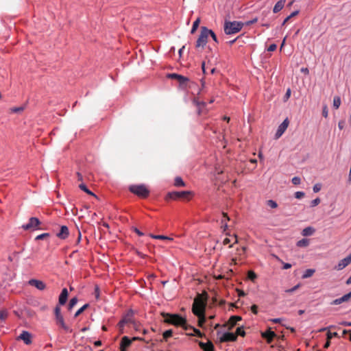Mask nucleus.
I'll list each match as a JSON object with an SVG mask.
<instances>
[{"label":"nucleus","mask_w":351,"mask_h":351,"mask_svg":"<svg viewBox=\"0 0 351 351\" xmlns=\"http://www.w3.org/2000/svg\"><path fill=\"white\" fill-rule=\"evenodd\" d=\"M351 298V291L342 297L335 299L330 302L331 305H339L343 302H346L350 300Z\"/></svg>","instance_id":"15"},{"label":"nucleus","mask_w":351,"mask_h":351,"mask_svg":"<svg viewBox=\"0 0 351 351\" xmlns=\"http://www.w3.org/2000/svg\"><path fill=\"white\" fill-rule=\"evenodd\" d=\"M129 190L138 197L146 198L149 194V189L144 184L131 185Z\"/></svg>","instance_id":"4"},{"label":"nucleus","mask_w":351,"mask_h":351,"mask_svg":"<svg viewBox=\"0 0 351 351\" xmlns=\"http://www.w3.org/2000/svg\"><path fill=\"white\" fill-rule=\"evenodd\" d=\"M243 26V23L239 21H225L224 32L226 34H234L240 32Z\"/></svg>","instance_id":"3"},{"label":"nucleus","mask_w":351,"mask_h":351,"mask_svg":"<svg viewBox=\"0 0 351 351\" xmlns=\"http://www.w3.org/2000/svg\"><path fill=\"white\" fill-rule=\"evenodd\" d=\"M28 283L29 285L36 287V289H38L40 291H43L44 289H45V288H46L45 283L42 280H36V279H31L29 280Z\"/></svg>","instance_id":"11"},{"label":"nucleus","mask_w":351,"mask_h":351,"mask_svg":"<svg viewBox=\"0 0 351 351\" xmlns=\"http://www.w3.org/2000/svg\"><path fill=\"white\" fill-rule=\"evenodd\" d=\"M261 336L263 338L266 339L268 343H271L274 338L276 337V335L274 332L271 330V328H269L268 330L262 332Z\"/></svg>","instance_id":"16"},{"label":"nucleus","mask_w":351,"mask_h":351,"mask_svg":"<svg viewBox=\"0 0 351 351\" xmlns=\"http://www.w3.org/2000/svg\"><path fill=\"white\" fill-rule=\"evenodd\" d=\"M174 185L176 186H184L185 183L180 177H176L175 178Z\"/></svg>","instance_id":"32"},{"label":"nucleus","mask_w":351,"mask_h":351,"mask_svg":"<svg viewBox=\"0 0 351 351\" xmlns=\"http://www.w3.org/2000/svg\"><path fill=\"white\" fill-rule=\"evenodd\" d=\"M150 237L153 239H162V240H168V241H172L173 239L167 236L164 235H154V234H150Z\"/></svg>","instance_id":"30"},{"label":"nucleus","mask_w":351,"mask_h":351,"mask_svg":"<svg viewBox=\"0 0 351 351\" xmlns=\"http://www.w3.org/2000/svg\"><path fill=\"white\" fill-rule=\"evenodd\" d=\"M199 23H200V19L197 18L193 22V26H192V28H191V34H194L195 32V31L197 30V27H199Z\"/></svg>","instance_id":"29"},{"label":"nucleus","mask_w":351,"mask_h":351,"mask_svg":"<svg viewBox=\"0 0 351 351\" xmlns=\"http://www.w3.org/2000/svg\"><path fill=\"white\" fill-rule=\"evenodd\" d=\"M167 77L170 79H176L177 80L180 85L185 84L187 82H189V79L183 75L177 74V73H170L167 75Z\"/></svg>","instance_id":"13"},{"label":"nucleus","mask_w":351,"mask_h":351,"mask_svg":"<svg viewBox=\"0 0 351 351\" xmlns=\"http://www.w3.org/2000/svg\"><path fill=\"white\" fill-rule=\"evenodd\" d=\"M56 324L60 326L62 329H64L66 332H71L69 327L64 323V317L62 315L58 316L56 317Z\"/></svg>","instance_id":"18"},{"label":"nucleus","mask_w":351,"mask_h":351,"mask_svg":"<svg viewBox=\"0 0 351 351\" xmlns=\"http://www.w3.org/2000/svg\"><path fill=\"white\" fill-rule=\"evenodd\" d=\"M277 48V46L276 44H271L267 48L268 51H274Z\"/></svg>","instance_id":"54"},{"label":"nucleus","mask_w":351,"mask_h":351,"mask_svg":"<svg viewBox=\"0 0 351 351\" xmlns=\"http://www.w3.org/2000/svg\"><path fill=\"white\" fill-rule=\"evenodd\" d=\"M17 339L23 341L26 345H29L32 342V335L30 332L23 330L17 337Z\"/></svg>","instance_id":"10"},{"label":"nucleus","mask_w":351,"mask_h":351,"mask_svg":"<svg viewBox=\"0 0 351 351\" xmlns=\"http://www.w3.org/2000/svg\"><path fill=\"white\" fill-rule=\"evenodd\" d=\"M281 320H282L281 318H274V319H271L270 322H271L274 324H278V323L281 322Z\"/></svg>","instance_id":"58"},{"label":"nucleus","mask_w":351,"mask_h":351,"mask_svg":"<svg viewBox=\"0 0 351 351\" xmlns=\"http://www.w3.org/2000/svg\"><path fill=\"white\" fill-rule=\"evenodd\" d=\"M193 104L197 108V114L199 115H202L207 112L206 109V103L205 101H200L199 97H195L193 99Z\"/></svg>","instance_id":"8"},{"label":"nucleus","mask_w":351,"mask_h":351,"mask_svg":"<svg viewBox=\"0 0 351 351\" xmlns=\"http://www.w3.org/2000/svg\"><path fill=\"white\" fill-rule=\"evenodd\" d=\"M77 298L76 297L73 298L69 301V305H68V309L71 311L77 303Z\"/></svg>","instance_id":"31"},{"label":"nucleus","mask_w":351,"mask_h":351,"mask_svg":"<svg viewBox=\"0 0 351 351\" xmlns=\"http://www.w3.org/2000/svg\"><path fill=\"white\" fill-rule=\"evenodd\" d=\"M237 335V337L238 335H240L241 337H244L245 335V332L244 330L243 327H238L236 330V332L234 333Z\"/></svg>","instance_id":"36"},{"label":"nucleus","mask_w":351,"mask_h":351,"mask_svg":"<svg viewBox=\"0 0 351 351\" xmlns=\"http://www.w3.org/2000/svg\"><path fill=\"white\" fill-rule=\"evenodd\" d=\"M210 36L212 37V38L213 39V40L215 43H218V40H217V38L216 36V34L211 29H209V36Z\"/></svg>","instance_id":"49"},{"label":"nucleus","mask_w":351,"mask_h":351,"mask_svg":"<svg viewBox=\"0 0 351 351\" xmlns=\"http://www.w3.org/2000/svg\"><path fill=\"white\" fill-rule=\"evenodd\" d=\"M206 303V293L205 295L203 294H198L197 298H195L192 311L196 316H200L204 314L205 307Z\"/></svg>","instance_id":"2"},{"label":"nucleus","mask_w":351,"mask_h":351,"mask_svg":"<svg viewBox=\"0 0 351 351\" xmlns=\"http://www.w3.org/2000/svg\"><path fill=\"white\" fill-rule=\"evenodd\" d=\"M344 125H345L344 121H340L338 123V127L340 130H342L344 128Z\"/></svg>","instance_id":"59"},{"label":"nucleus","mask_w":351,"mask_h":351,"mask_svg":"<svg viewBox=\"0 0 351 351\" xmlns=\"http://www.w3.org/2000/svg\"><path fill=\"white\" fill-rule=\"evenodd\" d=\"M8 313L6 310H1L0 311V319L1 320H5L8 317Z\"/></svg>","instance_id":"41"},{"label":"nucleus","mask_w":351,"mask_h":351,"mask_svg":"<svg viewBox=\"0 0 351 351\" xmlns=\"http://www.w3.org/2000/svg\"><path fill=\"white\" fill-rule=\"evenodd\" d=\"M88 306H89L88 304H86L83 306H82L80 309H78L76 311V313L74 315V317H78L81 313H82L88 307Z\"/></svg>","instance_id":"34"},{"label":"nucleus","mask_w":351,"mask_h":351,"mask_svg":"<svg viewBox=\"0 0 351 351\" xmlns=\"http://www.w3.org/2000/svg\"><path fill=\"white\" fill-rule=\"evenodd\" d=\"M257 21H258V19L257 18H254V19H253L251 21H247L246 22V25H252V24H254V23H256Z\"/></svg>","instance_id":"56"},{"label":"nucleus","mask_w":351,"mask_h":351,"mask_svg":"<svg viewBox=\"0 0 351 351\" xmlns=\"http://www.w3.org/2000/svg\"><path fill=\"white\" fill-rule=\"evenodd\" d=\"M315 272V270L314 269H306L304 272V274H303L302 276V278H309L311 276H313V274H314Z\"/></svg>","instance_id":"35"},{"label":"nucleus","mask_w":351,"mask_h":351,"mask_svg":"<svg viewBox=\"0 0 351 351\" xmlns=\"http://www.w3.org/2000/svg\"><path fill=\"white\" fill-rule=\"evenodd\" d=\"M54 312H55L56 317L62 315L61 312H60V308L58 306H56V308L54 309Z\"/></svg>","instance_id":"50"},{"label":"nucleus","mask_w":351,"mask_h":351,"mask_svg":"<svg viewBox=\"0 0 351 351\" xmlns=\"http://www.w3.org/2000/svg\"><path fill=\"white\" fill-rule=\"evenodd\" d=\"M237 340V335L232 332H225L220 338L221 342L235 341Z\"/></svg>","instance_id":"14"},{"label":"nucleus","mask_w":351,"mask_h":351,"mask_svg":"<svg viewBox=\"0 0 351 351\" xmlns=\"http://www.w3.org/2000/svg\"><path fill=\"white\" fill-rule=\"evenodd\" d=\"M197 317H198V325H199V326L202 327L206 322L205 315L204 314V315H202L200 316H197Z\"/></svg>","instance_id":"40"},{"label":"nucleus","mask_w":351,"mask_h":351,"mask_svg":"<svg viewBox=\"0 0 351 351\" xmlns=\"http://www.w3.org/2000/svg\"><path fill=\"white\" fill-rule=\"evenodd\" d=\"M49 237V233H43L41 234L38 235L35 239L36 240H43V239L48 238Z\"/></svg>","instance_id":"44"},{"label":"nucleus","mask_w":351,"mask_h":351,"mask_svg":"<svg viewBox=\"0 0 351 351\" xmlns=\"http://www.w3.org/2000/svg\"><path fill=\"white\" fill-rule=\"evenodd\" d=\"M315 230L314 228L308 226L303 229L302 232V235L304 237L311 236L315 233Z\"/></svg>","instance_id":"23"},{"label":"nucleus","mask_w":351,"mask_h":351,"mask_svg":"<svg viewBox=\"0 0 351 351\" xmlns=\"http://www.w3.org/2000/svg\"><path fill=\"white\" fill-rule=\"evenodd\" d=\"M304 193L302 191H297L295 193V197L297 199H301L304 196Z\"/></svg>","instance_id":"48"},{"label":"nucleus","mask_w":351,"mask_h":351,"mask_svg":"<svg viewBox=\"0 0 351 351\" xmlns=\"http://www.w3.org/2000/svg\"><path fill=\"white\" fill-rule=\"evenodd\" d=\"M247 277L250 280L254 281L257 278V276L253 271H249L247 273Z\"/></svg>","instance_id":"42"},{"label":"nucleus","mask_w":351,"mask_h":351,"mask_svg":"<svg viewBox=\"0 0 351 351\" xmlns=\"http://www.w3.org/2000/svg\"><path fill=\"white\" fill-rule=\"evenodd\" d=\"M310 242L308 239H302L297 242V246L300 247H305L308 246Z\"/></svg>","instance_id":"25"},{"label":"nucleus","mask_w":351,"mask_h":351,"mask_svg":"<svg viewBox=\"0 0 351 351\" xmlns=\"http://www.w3.org/2000/svg\"><path fill=\"white\" fill-rule=\"evenodd\" d=\"M292 183L295 185L300 184V178L298 177H294L292 178Z\"/></svg>","instance_id":"51"},{"label":"nucleus","mask_w":351,"mask_h":351,"mask_svg":"<svg viewBox=\"0 0 351 351\" xmlns=\"http://www.w3.org/2000/svg\"><path fill=\"white\" fill-rule=\"evenodd\" d=\"M319 203H320V199L317 197V198H316V199H313V201H311V207L316 206H317Z\"/></svg>","instance_id":"46"},{"label":"nucleus","mask_w":351,"mask_h":351,"mask_svg":"<svg viewBox=\"0 0 351 351\" xmlns=\"http://www.w3.org/2000/svg\"><path fill=\"white\" fill-rule=\"evenodd\" d=\"M205 84H206V82H205L204 80L202 79V80H201L202 88L199 89V90L197 93V97H199V95L202 94V93L206 92L205 90Z\"/></svg>","instance_id":"37"},{"label":"nucleus","mask_w":351,"mask_h":351,"mask_svg":"<svg viewBox=\"0 0 351 351\" xmlns=\"http://www.w3.org/2000/svg\"><path fill=\"white\" fill-rule=\"evenodd\" d=\"M68 291L66 288L62 290V292L59 296L58 302L60 305H64L66 302L68 298Z\"/></svg>","instance_id":"21"},{"label":"nucleus","mask_w":351,"mask_h":351,"mask_svg":"<svg viewBox=\"0 0 351 351\" xmlns=\"http://www.w3.org/2000/svg\"><path fill=\"white\" fill-rule=\"evenodd\" d=\"M130 322V319H127V318H124L123 319H121L119 324H118V326L119 328V330L121 331V332H123V329L124 328V326L125 325V324H127L128 322Z\"/></svg>","instance_id":"33"},{"label":"nucleus","mask_w":351,"mask_h":351,"mask_svg":"<svg viewBox=\"0 0 351 351\" xmlns=\"http://www.w3.org/2000/svg\"><path fill=\"white\" fill-rule=\"evenodd\" d=\"M320 189H321L320 185H319V184L314 185V186H313V191L315 193L319 192L320 191Z\"/></svg>","instance_id":"57"},{"label":"nucleus","mask_w":351,"mask_h":351,"mask_svg":"<svg viewBox=\"0 0 351 351\" xmlns=\"http://www.w3.org/2000/svg\"><path fill=\"white\" fill-rule=\"evenodd\" d=\"M173 335L172 330H167L165 331L162 334L163 338L165 340H167L168 338L171 337Z\"/></svg>","instance_id":"38"},{"label":"nucleus","mask_w":351,"mask_h":351,"mask_svg":"<svg viewBox=\"0 0 351 351\" xmlns=\"http://www.w3.org/2000/svg\"><path fill=\"white\" fill-rule=\"evenodd\" d=\"M328 108L326 106H324V108H323V110H322V115L326 118L328 117Z\"/></svg>","instance_id":"52"},{"label":"nucleus","mask_w":351,"mask_h":351,"mask_svg":"<svg viewBox=\"0 0 351 351\" xmlns=\"http://www.w3.org/2000/svg\"><path fill=\"white\" fill-rule=\"evenodd\" d=\"M79 187L81 190H82L83 191H84L85 193H86L87 194H89L90 195H93L94 197H96V195L93 193L91 192L88 188L87 186L84 184H80L79 185Z\"/></svg>","instance_id":"27"},{"label":"nucleus","mask_w":351,"mask_h":351,"mask_svg":"<svg viewBox=\"0 0 351 351\" xmlns=\"http://www.w3.org/2000/svg\"><path fill=\"white\" fill-rule=\"evenodd\" d=\"M230 243V239H228V238H226V239H224V240L223 241V245H227V244H228V243Z\"/></svg>","instance_id":"64"},{"label":"nucleus","mask_w":351,"mask_h":351,"mask_svg":"<svg viewBox=\"0 0 351 351\" xmlns=\"http://www.w3.org/2000/svg\"><path fill=\"white\" fill-rule=\"evenodd\" d=\"M330 345V340L327 339V341L325 343L324 346V348H328Z\"/></svg>","instance_id":"62"},{"label":"nucleus","mask_w":351,"mask_h":351,"mask_svg":"<svg viewBox=\"0 0 351 351\" xmlns=\"http://www.w3.org/2000/svg\"><path fill=\"white\" fill-rule=\"evenodd\" d=\"M333 107L335 109H338L341 105V98L339 96L334 97L333 99Z\"/></svg>","instance_id":"28"},{"label":"nucleus","mask_w":351,"mask_h":351,"mask_svg":"<svg viewBox=\"0 0 351 351\" xmlns=\"http://www.w3.org/2000/svg\"><path fill=\"white\" fill-rule=\"evenodd\" d=\"M40 221L37 217H31L29 219V221L27 223L23 225L22 228L25 230H40L41 228L39 227L40 225Z\"/></svg>","instance_id":"7"},{"label":"nucleus","mask_w":351,"mask_h":351,"mask_svg":"<svg viewBox=\"0 0 351 351\" xmlns=\"http://www.w3.org/2000/svg\"><path fill=\"white\" fill-rule=\"evenodd\" d=\"M209 36V29L206 27H201V32L195 44L196 48H204L208 42Z\"/></svg>","instance_id":"5"},{"label":"nucleus","mask_w":351,"mask_h":351,"mask_svg":"<svg viewBox=\"0 0 351 351\" xmlns=\"http://www.w3.org/2000/svg\"><path fill=\"white\" fill-rule=\"evenodd\" d=\"M299 13V11L296 10V11H294L289 16H288L289 17H290V19H291L292 17L293 16H295L298 14Z\"/></svg>","instance_id":"61"},{"label":"nucleus","mask_w":351,"mask_h":351,"mask_svg":"<svg viewBox=\"0 0 351 351\" xmlns=\"http://www.w3.org/2000/svg\"><path fill=\"white\" fill-rule=\"evenodd\" d=\"M300 287V285L298 284L297 285L294 286L293 288L287 289L285 291L287 293H293L294 291H295L297 289H298V288Z\"/></svg>","instance_id":"45"},{"label":"nucleus","mask_w":351,"mask_h":351,"mask_svg":"<svg viewBox=\"0 0 351 351\" xmlns=\"http://www.w3.org/2000/svg\"><path fill=\"white\" fill-rule=\"evenodd\" d=\"M351 263V253L347 257L341 260L335 267L337 270H341Z\"/></svg>","instance_id":"12"},{"label":"nucleus","mask_w":351,"mask_h":351,"mask_svg":"<svg viewBox=\"0 0 351 351\" xmlns=\"http://www.w3.org/2000/svg\"><path fill=\"white\" fill-rule=\"evenodd\" d=\"M161 315L165 318V322L176 326H181L186 330H189V325L186 323V319L180 315L162 313Z\"/></svg>","instance_id":"1"},{"label":"nucleus","mask_w":351,"mask_h":351,"mask_svg":"<svg viewBox=\"0 0 351 351\" xmlns=\"http://www.w3.org/2000/svg\"><path fill=\"white\" fill-rule=\"evenodd\" d=\"M251 311L252 312L254 313V314H257L258 313V306L256 305V304H253L252 306H251Z\"/></svg>","instance_id":"55"},{"label":"nucleus","mask_w":351,"mask_h":351,"mask_svg":"<svg viewBox=\"0 0 351 351\" xmlns=\"http://www.w3.org/2000/svg\"><path fill=\"white\" fill-rule=\"evenodd\" d=\"M192 192L191 191H173V192H169L167 195V196L174 200L177 199H190L192 197Z\"/></svg>","instance_id":"6"},{"label":"nucleus","mask_w":351,"mask_h":351,"mask_svg":"<svg viewBox=\"0 0 351 351\" xmlns=\"http://www.w3.org/2000/svg\"><path fill=\"white\" fill-rule=\"evenodd\" d=\"M267 206H269V207H271L272 208H276L278 206L277 203L272 199L267 200Z\"/></svg>","instance_id":"43"},{"label":"nucleus","mask_w":351,"mask_h":351,"mask_svg":"<svg viewBox=\"0 0 351 351\" xmlns=\"http://www.w3.org/2000/svg\"><path fill=\"white\" fill-rule=\"evenodd\" d=\"M242 317L239 315H232L230 317L228 324L229 325V329H232L237 323V322L241 321Z\"/></svg>","instance_id":"22"},{"label":"nucleus","mask_w":351,"mask_h":351,"mask_svg":"<svg viewBox=\"0 0 351 351\" xmlns=\"http://www.w3.org/2000/svg\"><path fill=\"white\" fill-rule=\"evenodd\" d=\"M132 230L135 232L138 236L141 237L144 235V233L140 231L137 228L132 227Z\"/></svg>","instance_id":"53"},{"label":"nucleus","mask_w":351,"mask_h":351,"mask_svg":"<svg viewBox=\"0 0 351 351\" xmlns=\"http://www.w3.org/2000/svg\"><path fill=\"white\" fill-rule=\"evenodd\" d=\"M289 124V121L288 118H286L278 128V130L275 134V138L276 139L279 138L283 134V133L287 129Z\"/></svg>","instance_id":"9"},{"label":"nucleus","mask_w":351,"mask_h":351,"mask_svg":"<svg viewBox=\"0 0 351 351\" xmlns=\"http://www.w3.org/2000/svg\"><path fill=\"white\" fill-rule=\"evenodd\" d=\"M132 340H131L129 337L127 336H124L121 341L120 343V348L121 351H124L125 349H127L132 343Z\"/></svg>","instance_id":"19"},{"label":"nucleus","mask_w":351,"mask_h":351,"mask_svg":"<svg viewBox=\"0 0 351 351\" xmlns=\"http://www.w3.org/2000/svg\"><path fill=\"white\" fill-rule=\"evenodd\" d=\"M189 329H190V330H192L194 332V333H195V334H193V333H190V332H189V333H188V334H187V335H197V336H198V337H202L204 335V334H203V333H202V332H201V331H200L199 330L197 329V328H193V327H192V326H189Z\"/></svg>","instance_id":"26"},{"label":"nucleus","mask_w":351,"mask_h":351,"mask_svg":"<svg viewBox=\"0 0 351 351\" xmlns=\"http://www.w3.org/2000/svg\"><path fill=\"white\" fill-rule=\"evenodd\" d=\"M69 234V231L68 227L66 226H62L60 232L57 233L56 236L61 239H65L68 237Z\"/></svg>","instance_id":"20"},{"label":"nucleus","mask_w":351,"mask_h":351,"mask_svg":"<svg viewBox=\"0 0 351 351\" xmlns=\"http://www.w3.org/2000/svg\"><path fill=\"white\" fill-rule=\"evenodd\" d=\"M338 337V334L337 332H328L327 333V339H331L332 337Z\"/></svg>","instance_id":"47"},{"label":"nucleus","mask_w":351,"mask_h":351,"mask_svg":"<svg viewBox=\"0 0 351 351\" xmlns=\"http://www.w3.org/2000/svg\"><path fill=\"white\" fill-rule=\"evenodd\" d=\"M199 346L204 351H214L215 347L213 343L210 341H208L206 343L202 341H198Z\"/></svg>","instance_id":"17"},{"label":"nucleus","mask_w":351,"mask_h":351,"mask_svg":"<svg viewBox=\"0 0 351 351\" xmlns=\"http://www.w3.org/2000/svg\"><path fill=\"white\" fill-rule=\"evenodd\" d=\"M95 294L96 298H99V288L97 287H96L95 289Z\"/></svg>","instance_id":"60"},{"label":"nucleus","mask_w":351,"mask_h":351,"mask_svg":"<svg viewBox=\"0 0 351 351\" xmlns=\"http://www.w3.org/2000/svg\"><path fill=\"white\" fill-rule=\"evenodd\" d=\"M291 267V265L289 263H285L283 266L284 269H287Z\"/></svg>","instance_id":"63"},{"label":"nucleus","mask_w":351,"mask_h":351,"mask_svg":"<svg viewBox=\"0 0 351 351\" xmlns=\"http://www.w3.org/2000/svg\"><path fill=\"white\" fill-rule=\"evenodd\" d=\"M10 112L12 113H19L24 110V107H14L10 109Z\"/></svg>","instance_id":"39"},{"label":"nucleus","mask_w":351,"mask_h":351,"mask_svg":"<svg viewBox=\"0 0 351 351\" xmlns=\"http://www.w3.org/2000/svg\"><path fill=\"white\" fill-rule=\"evenodd\" d=\"M285 0L278 1L274 5L273 8V12L274 13H277L280 12L285 6Z\"/></svg>","instance_id":"24"}]
</instances>
